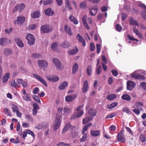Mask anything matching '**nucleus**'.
Wrapping results in <instances>:
<instances>
[{
	"instance_id": "1",
	"label": "nucleus",
	"mask_w": 146,
	"mask_h": 146,
	"mask_svg": "<svg viewBox=\"0 0 146 146\" xmlns=\"http://www.w3.org/2000/svg\"><path fill=\"white\" fill-rule=\"evenodd\" d=\"M52 30L51 26L48 25H45L42 26L40 29L41 33H49Z\"/></svg>"
},
{
	"instance_id": "2",
	"label": "nucleus",
	"mask_w": 146,
	"mask_h": 146,
	"mask_svg": "<svg viewBox=\"0 0 146 146\" xmlns=\"http://www.w3.org/2000/svg\"><path fill=\"white\" fill-rule=\"evenodd\" d=\"M26 38L28 40L27 43L30 45H33L35 42V39L34 36L29 34L26 36Z\"/></svg>"
},
{
	"instance_id": "3",
	"label": "nucleus",
	"mask_w": 146,
	"mask_h": 146,
	"mask_svg": "<svg viewBox=\"0 0 146 146\" xmlns=\"http://www.w3.org/2000/svg\"><path fill=\"white\" fill-rule=\"evenodd\" d=\"M123 132V130L122 129L118 133L117 137V139L118 141L122 143H124L125 140Z\"/></svg>"
},
{
	"instance_id": "4",
	"label": "nucleus",
	"mask_w": 146,
	"mask_h": 146,
	"mask_svg": "<svg viewBox=\"0 0 146 146\" xmlns=\"http://www.w3.org/2000/svg\"><path fill=\"white\" fill-rule=\"evenodd\" d=\"M33 76L36 80L43 84L45 86H48L45 80L41 76L36 74H33Z\"/></svg>"
},
{
	"instance_id": "5",
	"label": "nucleus",
	"mask_w": 146,
	"mask_h": 146,
	"mask_svg": "<svg viewBox=\"0 0 146 146\" xmlns=\"http://www.w3.org/2000/svg\"><path fill=\"white\" fill-rule=\"evenodd\" d=\"M60 118V115H59L57 117H56L54 121L53 128H58L60 127L61 121Z\"/></svg>"
},
{
	"instance_id": "6",
	"label": "nucleus",
	"mask_w": 146,
	"mask_h": 146,
	"mask_svg": "<svg viewBox=\"0 0 146 146\" xmlns=\"http://www.w3.org/2000/svg\"><path fill=\"white\" fill-rule=\"evenodd\" d=\"M52 61L55 66L56 67V69L59 70L61 68L62 64L60 61L57 58H54L52 59Z\"/></svg>"
},
{
	"instance_id": "7",
	"label": "nucleus",
	"mask_w": 146,
	"mask_h": 146,
	"mask_svg": "<svg viewBox=\"0 0 146 146\" xmlns=\"http://www.w3.org/2000/svg\"><path fill=\"white\" fill-rule=\"evenodd\" d=\"M27 134L31 135L33 137L34 139L35 138V135L34 133L29 129H27L25 130V131H23V132L22 136L23 138L24 139H25V138L27 136Z\"/></svg>"
},
{
	"instance_id": "8",
	"label": "nucleus",
	"mask_w": 146,
	"mask_h": 146,
	"mask_svg": "<svg viewBox=\"0 0 146 146\" xmlns=\"http://www.w3.org/2000/svg\"><path fill=\"white\" fill-rule=\"evenodd\" d=\"M88 128H83L82 134L84 135L80 139V141L81 142H84L85 141L88 137Z\"/></svg>"
},
{
	"instance_id": "9",
	"label": "nucleus",
	"mask_w": 146,
	"mask_h": 146,
	"mask_svg": "<svg viewBox=\"0 0 146 146\" xmlns=\"http://www.w3.org/2000/svg\"><path fill=\"white\" fill-rule=\"evenodd\" d=\"M127 89L130 91L132 90L135 87L136 84L133 82L128 81L127 82Z\"/></svg>"
},
{
	"instance_id": "10",
	"label": "nucleus",
	"mask_w": 146,
	"mask_h": 146,
	"mask_svg": "<svg viewBox=\"0 0 146 146\" xmlns=\"http://www.w3.org/2000/svg\"><path fill=\"white\" fill-rule=\"evenodd\" d=\"M46 78L49 81L52 82H56L59 79L58 77L56 76H46Z\"/></svg>"
},
{
	"instance_id": "11",
	"label": "nucleus",
	"mask_w": 146,
	"mask_h": 146,
	"mask_svg": "<svg viewBox=\"0 0 146 146\" xmlns=\"http://www.w3.org/2000/svg\"><path fill=\"white\" fill-rule=\"evenodd\" d=\"M25 18L21 16H18L17 17V20L15 21V23L16 24V21L17 25H21L24 23L25 21Z\"/></svg>"
},
{
	"instance_id": "12",
	"label": "nucleus",
	"mask_w": 146,
	"mask_h": 146,
	"mask_svg": "<svg viewBox=\"0 0 146 146\" xmlns=\"http://www.w3.org/2000/svg\"><path fill=\"white\" fill-rule=\"evenodd\" d=\"M37 62L39 66L41 67H46L48 65V63L45 60H38L37 61Z\"/></svg>"
},
{
	"instance_id": "13",
	"label": "nucleus",
	"mask_w": 146,
	"mask_h": 146,
	"mask_svg": "<svg viewBox=\"0 0 146 146\" xmlns=\"http://www.w3.org/2000/svg\"><path fill=\"white\" fill-rule=\"evenodd\" d=\"M89 88L88 82V81L86 80L84 82L83 87L82 88V93H86L88 91V89Z\"/></svg>"
},
{
	"instance_id": "14",
	"label": "nucleus",
	"mask_w": 146,
	"mask_h": 146,
	"mask_svg": "<svg viewBox=\"0 0 146 146\" xmlns=\"http://www.w3.org/2000/svg\"><path fill=\"white\" fill-rule=\"evenodd\" d=\"M98 9L96 6H93L89 9V13L92 16H94L96 13Z\"/></svg>"
},
{
	"instance_id": "15",
	"label": "nucleus",
	"mask_w": 146,
	"mask_h": 146,
	"mask_svg": "<svg viewBox=\"0 0 146 146\" xmlns=\"http://www.w3.org/2000/svg\"><path fill=\"white\" fill-rule=\"evenodd\" d=\"M77 97V95L74 94L71 95L66 96L65 98L66 101L68 102H72Z\"/></svg>"
},
{
	"instance_id": "16",
	"label": "nucleus",
	"mask_w": 146,
	"mask_h": 146,
	"mask_svg": "<svg viewBox=\"0 0 146 146\" xmlns=\"http://www.w3.org/2000/svg\"><path fill=\"white\" fill-rule=\"evenodd\" d=\"M59 46L62 48H68L71 45L67 41L65 40L59 45Z\"/></svg>"
},
{
	"instance_id": "17",
	"label": "nucleus",
	"mask_w": 146,
	"mask_h": 146,
	"mask_svg": "<svg viewBox=\"0 0 146 146\" xmlns=\"http://www.w3.org/2000/svg\"><path fill=\"white\" fill-rule=\"evenodd\" d=\"M88 113L92 116H95L96 115L97 110L94 108H90L88 109Z\"/></svg>"
},
{
	"instance_id": "18",
	"label": "nucleus",
	"mask_w": 146,
	"mask_h": 146,
	"mask_svg": "<svg viewBox=\"0 0 146 146\" xmlns=\"http://www.w3.org/2000/svg\"><path fill=\"white\" fill-rule=\"evenodd\" d=\"M10 41V40H8L7 38H0V45L3 46L6 45L8 42Z\"/></svg>"
},
{
	"instance_id": "19",
	"label": "nucleus",
	"mask_w": 146,
	"mask_h": 146,
	"mask_svg": "<svg viewBox=\"0 0 146 146\" xmlns=\"http://www.w3.org/2000/svg\"><path fill=\"white\" fill-rule=\"evenodd\" d=\"M15 41L19 47L22 48L24 46V44L23 43L21 40L20 38H15Z\"/></svg>"
},
{
	"instance_id": "20",
	"label": "nucleus",
	"mask_w": 146,
	"mask_h": 146,
	"mask_svg": "<svg viewBox=\"0 0 146 146\" xmlns=\"http://www.w3.org/2000/svg\"><path fill=\"white\" fill-rule=\"evenodd\" d=\"M76 38L80 42L82 43L83 46H86L85 42L84 39L78 33L77 34Z\"/></svg>"
},
{
	"instance_id": "21",
	"label": "nucleus",
	"mask_w": 146,
	"mask_h": 146,
	"mask_svg": "<svg viewBox=\"0 0 146 146\" xmlns=\"http://www.w3.org/2000/svg\"><path fill=\"white\" fill-rule=\"evenodd\" d=\"M44 13L46 15L52 16L54 14V12L50 8H48L44 11Z\"/></svg>"
},
{
	"instance_id": "22",
	"label": "nucleus",
	"mask_w": 146,
	"mask_h": 146,
	"mask_svg": "<svg viewBox=\"0 0 146 146\" xmlns=\"http://www.w3.org/2000/svg\"><path fill=\"white\" fill-rule=\"evenodd\" d=\"M68 84L67 82H63L59 85L58 89L61 90H64L67 87Z\"/></svg>"
},
{
	"instance_id": "23",
	"label": "nucleus",
	"mask_w": 146,
	"mask_h": 146,
	"mask_svg": "<svg viewBox=\"0 0 146 146\" xmlns=\"http://www.w3.org/2000/svg\"><path fill=\"white\" fill-rule=\"evenodd\" d=\"M64 30L65 32L69 35L71 36L72 35L73 33L71 31L70 28L66 25H64Z\"/></svg>"
},
{
	"instance_id": "24",
	"label": "nucleus",
	"mask_w": 146,
	"mask_h": 146,
	"mask_svg": "<svg viewBox=\"0 0 146 146\" xmlns=\"http://www.w3.org/2000/svg\"><path fill=\"white\" fill-rule=\"evenodd\" d=\"M92 136L94 137H97L99 136L100 134V131L99 130H92L90 131Z\"/></svg>"
},
{
	"instance_id": "25",
	"label": "nucleus",
	"mask_w": 146,
	"mask_h": 146,
	"mask_svg": "<svg viewBox=\"0 0 146 146\" xmlns=\"http://www.w3.org/2000/svg\"><path fill=\"white\" fill-rule=\"evenodd\" d=\"M10 76V74L9 73H6L5 74L3 77L2 78L3 83H5L7 82L8 79L9 78Z\"/></svg>"
},
{
	"instance_id": "26",
	"label": "nucleus",
	"mask_w": 146,
	"mask_h": 146,
	"mask_svg": "<svg viewBox=\"0 0 146 146\" xmlns=\"http://www.w3.org/2000/svg\"><path fill=\"white\" fill-rule=\"evenodd\" d=\"M93 119V117L92 116L89 115L83 119V123L84 124H86L88 122L92 120Z\"/></svg>"
},
{
	"instance_id": "27",
	"label": "nucleus",
	"mask_w": 146,
	"mask_h": 146,
	"mask_svg": "<svg viewBox=\"0 0 146 146\" xmlns=\"http://www.w3.org/2000/svg\"><path fill=\"white\" fill-rule=\"evenodd\" d=\"M131 76L132 78H134L137 79H143L145 78V77L143 76L140 74L135 75L133 73L132 74Z\"/></svg>"
},
{
	"instance_id": "28",
	"label": "nucleus",
	"mask_w": 146,
	"mask_h": 146,
	"mask_svg": "<svg viewBox=\"0 0 146 146\" xmlns=\"http://www.w3.org/2000/svg\"><path fill=\"white\" fill-rule=\"evenodd\" d=\"M133 31L139 38H142V36L141 34L136 28L134 27L133 29Z\"/></svg>"
},
{
	"instance_id": "29",
	"label": "nucleus",
	"mask_w": 146,
	"mask_h": 146,
	"mask_svg": "<svg viewBox=\"0 0 146 146\" xmlns=\"http://www.w3.org/2000/svg\"><path fill=\"white\" fill-rule=\"evenodd\" d=\"M117 97V96L115 94H110L107 96L106 98L109 100H111L115 99Z\"/></svg>"
},
{
	"instance_id": "30",
	"label": "nucleus",
	"mask_w": 146,
	"mask_h": 146,
	"mask_svg": "<svg viewBox=\"0 0 146 146\" xmlns=\"http://www.w3.org/2000/svg\"><path fill=\"white\" fill-rule=\"evenodd\" d=\"M121 98L123 100L127 101H129L131 100L130 96L127 94H125L123 95L121 97Z\"/></svg>"
},
{
	"instance_id": "31",
	"label": "nucleus",
	"mask_w": 146,
	"mask_h": 146,
	"mask_svg": "<svg viewBox=\"0 0 146 146\" xmlns=\"http://www.w3.org/2000/svg\"><path fill=\"white\" fill-rule=\"evenodd\" d=\"M118 105V103L115 102L110 105H108L107 107L109 109H111L117 106Z\"/></svg>"
},
{
	"instance_id": "32",
	"label": "nucleus",
	"mask_w": 146,
	"mask_h": 146,
	"mask_svg": "<svg viewBox=\"0 0 146 146\" xmlns=\"http://www.w3.org/2000/svg\"><path fill=\"white\" fill-rule=\"evenodd\" d=\"M78 69V64L76 63L72 66V71L73 74H75Z\"/></svg>"
},
{
	"instance_id": "33",
	"label": "nucleus",
	"mask_w": 146,
	"mask_h": 146,
	"mask_svg": "<svg viewBox=\"0 0 146 146\" xmlns=\"http://www.w3.org/2000/svg\"><path fill=\"white\" fill-rule=\"evenodd\" d=\"M58 43L57 42H54L53 43L51 46V48L54 51L56 50L58 48Z\"/></svg>"
},
{
	"instance_id": "34",
	"label": "nucleus",
	"mask_w": 146,
	"mask_h": 146,
	"mask_svg": "<svg viewBox=\"0 0 146 146\" xmlns=\"http://www.w3.org/2000/svg\"><path fill=\"white\" fill-rule=\"evenodd\" d=\"M39 14L40 13L38 11H36L33 14H31V16L33 19H36L39 17Z\"/></svg>"
},
{
	"instance_id": "35",
	"label": "nucleus",
	"mask_w": 146,
	"mask_h": 146,
	"mask_svg": "<svg viewBox=\"0 0 146 146\" xmlns=\"http://www.w3.org/2000/svg\"><path fill=\"white\" fill-rule=\"evenodd\" d=\"M69 18L71 21L74 24L76 25H77L78 24V21L73 15H71Z\"/></svg>"
},
{
	"instance_id": "36",
	"label": "nucleus",
	"mask_w": 146,
	"mask_h": 146,
	"mask_svg": "<svg viewBox=\"0 0 146 146\" xmlns=\"http://www.w3.org/2000/svg\"><path fill=\"white\" fill-rule=\"evenodd\" d=\"M78 50L77 48L75 49H72L68 51V54L71 55H74L76 54L78 52Z\"/></svg>"
},
{
	"instance_id": "37",
	"label": "nucleus",
	"mask_w": 146,
	"mask_h": 146,
	"mask_svg": "<svg viewBox=\"0 0 146 146\" xmlns=\"http://www.w3.org/2000/svg\"><path fill=\"white\" fill-rule=\"evenodd\" d=\"M54 3L53 0H44L43 2L44 5H51Z\"/></svg>"
},
{
	"instance_id": "38",
	"label": "nucleus",
	"mask_w": 146,
	"mask_h": 146,
	"mask_svg": "<svg viewBox=\"0 0 146 146\" xmlns=\"http://www.w3.org/2000/svg\"><path fill=\"white\" fill-rule=\"evenodd\" d=\"M83 115V112H82L81 114L80 115H77L76 113H74L70 117V119H74L77 118H78L80 117Z\"/></svg>"
},
{
	"instance_id": "39",
	"label": "nucleus",
	"mask_w": 146,
	"mask_h": 146,
	"mask_svg": "<svg viewBox=\"0 0 146 146\" xmlns=\"http://www.w3.org/2000/svg\"><path fill=\"white\" fill-rule=\"evenodd\" d=\"M92 68L91 66H88L87 68L86 72L87 74L90 76L92 74Z\"/></svg>"
},
{
	"instance_id": "40",
	"label": "nucleus",
	"mask_w": 146,
	"mask_h": 146,
	"mask_svg": "<svg viewBox=\"0 0 146 146\" xmlns=\"http://www.w3.org/2000/svg\"><path fill=\"white\" fill-rule=\"evenodd\" d=\"M12 108L13 110V112H14V113L15 112H17L19 111V108L16 105L14 104H13L12 105Z\"/></svg>"
},
{
	"instance_id": "41",
	"label": "nucleus",
	"mask_w": 146,
	"mask_h": 146,
	"mask_svg": "<svg viewBox=\"0 0 146 146\" xmlns=\"http://www.w3.org/2000/svg\"><path fill=\"white\" fill-rule=\"evenodd\" d=\"M32 57L35 59H39L42 57L41 54L38 53H34L32 54Z\"/></svg>"
},
{
	"instance_id": "42",
	"label": "nucleus",
	"mask_w": 146,
	"mask_h": 146,
	"mask_svg": "<svg viewBox=\"0 0 146 146\" xmlns=\"http://www.w3.org/2000/svg\"><path fill=\"white\" fill-rule=\"evenodd\" d=\"M65 5L66 7L68 8L69 9H72V8L70 3V2L68 0H65Z\"/></svg>"
},
{
	"instance_id": "43",
	"label": "nucleus",
	"mask_w": 146,
	"mask_h": 146,
	"mask_svg": "<svg viewBox=\"0 0 146 146\" xmlns=\"http://www.w3.org/2000/svg\"><path fill=\"white\" fill-rule=\"evenodd\" d=\"M63 110V108H59L58 109L57 111L58 113L56 114V117H58L59 115H60V117H61L62 115V111Z\"/></svg>"
},
{
	"instance_id": "44",
	"label": "nucleus",
	"mask_w": 146,
	"mask_h": 146,
	"mask_svg": "<svg viewBox=\"0 0 146 146\" xmlns=\"http://www.w3.org/2000/svg\"><path fill=\"white\" fill-rule=\"evenodd\" d=\"M139 138L140 141L143 142H145L146 141V139L145 136L143 135H141L139 136Z\"/></svg>"
},
{
	"instance_id": "45",
	"label": "nucleus",
	"mask_w": 146,
	"mask_h": 146,
	"mask_svg": "<svg viewBox=\"0 0 146 146\" xmlns=\"http://www.w3.org/2000/svg\"><path fill=\"white\" fill-rule=\"evenodd\" d=\"M30 98V96L28 94H27L26 96H24L23 97V99L26 101H31V100Z\"/></svg>"
},
{
	"instance_id": "46",
	"label": "nucleus",
	"mask_w": 146,
	"mask_h": 146,
	"mask_svg": "<svg viewBox=\"0 0 146 146\" xmlns=\"http://www.w3.org/2000/svg\"><path fill=\"white\" fill-rule=\"evenodd\" d=\"M4 52L6 55H8L12 53V51L10 49L6 48L5 49Z\"/></svg>"
},
{
	"instance_id": "47",
	"label": "nucleus",
	"mask_w": 146,
	"mask_h": 146,
	"mask_svg": "<svg viewBox=\"0 0 146 146\" xmlns=\"http://www.w3.org/2000/svg\"><path fill=\"white\" fill-rule=\"evenodd\" d=\"M19 12L22 11L25 7V5L24 3H21L19 5Z\"/></svg>"
},
{
	"instance_id": "48",
	"label": "nucleus",
	"mask_w": 146,
	"mask_h": 146,
	"mask_svg": "<svg viewBox=\"0 0 146 146\" xmlns=\"http://www.w3.org/2000/svg\"><path fill=\"white\" fill-rule=\"evenodd\" d=\"M116 29L117 31L120 32L122 30V28L119 24H117L116 25Z\"/></svg>"
},
{
	"instance_id": "49",
	"label": "nucleus",
	"mask_w": 146,
	"mask_h": 146,
	"mask_svg": "<svg viewBox=\"0 0 146 146\" xmlns=\"http://www.w3.org/2000/svg\"><path fill=\"white\" fill-rule=\"evenodd\" d=\"M33 97L36 102L38 103H40V101L38 96L36 95H34L33 96Z\"/></svg>"
},
{
	"instance_id": "50",
	"label": "nucleus",
	"mask_w": 146,
	"mask_h": 146,
	"mask_svg": "<svg viewBox=\"0 0 146 146\" xmlns=\"http://www.w3.org/2000/svg\"><path fill=\"white\" fill-rule=\"evenodd\" d=\"M80 7L82 8H86L87 7L86 3L85 2H82L80 5Z\"/></svg>"
},
{
	"instance_id": "51",
	"label": "nucleus",
	"mask_w": 146,
	"mask_h": 146,
	"mask_svg": "<svg viewBox=\"0 0 146 146\" xmlns=\"http://www.w3.org/2000/svg\"><path fill=\"white\" fill-rule=\"evenodd\" d=\"M130 24L134 26H136L138 25H137V23L135 20H133L132 19H131L129 20Z\"/></svg>"
},
{
	"instance_id": "52",
	"label": "nucleus",
	"mask_w": 146,
	"mask_h": 146,
	"mask_svg": "<svg viewBox=\"0 0 146 146\" xmlns=\"http://www.w3.org/2000/svg\"><path fill=\"white\" fill-rule=\"evenodd\" d=\"M36 27V25L35 24H31L29 26V29L30 30H33L35 29Z\"/></svg>"
},
{
	"instance_id": "53",
	"label": "nucleus",
	"mask_w": 146,
	"mask_h": 146,
	"mask_svg": "<svg viewBox=\"0 0 146 146\" xmlns=\"http://www.w3.org/2000/svg\"><path fill=\"white\" fill-rule=\"evenodd\" d=\"M23 81V80L21 79H18L17 80V87H19L20 85L21 84Z\"/></svg>"
},
{
	"instance_id": "54",
	"label": "nucleus",
	"mask_w": 146,
	"mask_h": 146,
	"mask_svg": "<svg viewBox=\"0 0 146 146\" xmlns=\"http://www.w3.org/2000/svg\"><path fill=\"white\" fill-rule=\"evenodd\" d=\"M112 74L115 76H117L118 74V72L115 69L111 71Z\"/></svg>"
},
{
	"instance_id": "55",
	"label": "nucleus",
	"mask_w": 146,
	"mask_h": 146,
	"mask_svg": "<svg viewBox=\"0 0 146 146\" xmlns=\"http://www.w3.org/2000/svg\"><path fill=\"white\" fill-rule=\"evenodd\" d=\"M140 85L142 87L144 90H146V83L142 82L140 83Z\"/></svg>"
},
{
	"instance_id": "56",
	"label": "nucleus",
	"mask_w": 146,
	"mask_h": 146,
	"mask_svg": "<svg viewBox=\"0 0 146 146\" xmlns=\"http://www.w3.org/2000/svg\"><path fill=\"white\" fill-rule=\"evenodd\" d=\"M11 86L15 88L16 87H17V83L15 82V80L11 82Z\"/></svg>"
},
{
	"instance_id": "57",
	"label": "nucleus",
	"mask_w": 146,
	"mask_h": 146,
	"mask_svg": "<svg viewBox=\"0 0 146 146\" xmlns=\"http://www.w3.org/2000/svg\"><path fill=\"white\" fill-rule=\"evenodd\" d=\"M122 111L124 112H126L127 113H129L130 112V111L127 108L124 107L123 108L122 110Z\"/></svg>"
},
{
	"instance_id": "58",
	"label": "nucleus",
	"mask_w": 146,
	"mask_h": 146,
	"mask_svg": "<svg viewBox=\"0 0 146 146\" xmlns=\"http://www.w3.org/2000/svg\"><path fill=\"white\" fill-rule=\"evenodd\" d=\"M90 50L93 51L95 49V46L93 43H91L90 44Z\"/></svg>"
},
{
	"instance_id": "59",
	"label": "nucleus",
	"mask_w": 146,
	"mask_h": 146,
	"mask_svg": "<svg viewBox=\"0 0 146 146\" xmlns=\"http://www.w3.org/2000/svg\"><path fill=\"white\" fill-rule=\"evenodd\" d=\"M96 48L97 50V53L99 54L101 50V46L99 44H97L96 45Z\"/></svg>"
},
{
	"instance_id": "60",
	"label": "nucleus",
	"mask_w": 146,
	"mask_h": 146,
	"mask_svg": "<svg viewBox=\"0 0 146 146\" xmlns=\"http://www.w3.org/2000/svg\"><path fill=\"white\" fill-rule=\"evenodd\" d=\"M97 72V74L98 75H99L101 73V67L100 66H99L97 69L96 70Z\"/></svg>"
},
{
	"instance_id": "61",
	"label": "nucleus",
	"mask_w": 146,
	"mask_h": 146,
	"mask_svg": "<svg viewBox=\"0 0 146 146\" xmlns=\"http://www.w3.org/2000/svg\"><path fill=\"white\" fill-rule=\"evenodd\" d=\"M133 111L137 115H139L140 113L139 110H137L136 109H133Z\"/></svg>"
},
{
	"instance_id": "62",
	"label": "nucleus",
	"mask_w": 146,
	"mask_h": 146,
	"mask_svg": "<svg viewBox=\"0 0 146 146\" xmlns=\"http://www.w3.org/2000/svg\"><path fill=\"white\" fill-rule=\"evenodd\" d=\"M113 79L112 77H110L109 78L108 80V82L109 84L110 85H111L113 82Z\"/></svg>"
},
{
	"instance_id": "63",
	"label": "nucleus",
	"mask_w": 146,
	"mask_h": 146,
	"mask_svg": "<svg viewBox=\"0 0 146 146\" xmlns=\"http://www.w3.org/2000/svg\"><path fill=\"white\" fill-rule=\"evenodd\" d=\"M33 107L34 109H36L37 110V109L38 108L39 106L38 105L36 104V103H34L33 104Z\"/></svg>"
},
{
	"instance_id": "64",
	"label": "nucleus",
	"mask_w": 146,
	"mask_h": 146,
	"mask_svg": "<svg viewBox=\"0 0 146 146\" xmlns=\"http://www.w3.org/2000/svg\"><path fill=\"white\" fill-rule=\"evenodd\" d=\"M70 111V109L68 108H64L63 112L64 113H68Z\"/></svg>"
}]
</instances>
